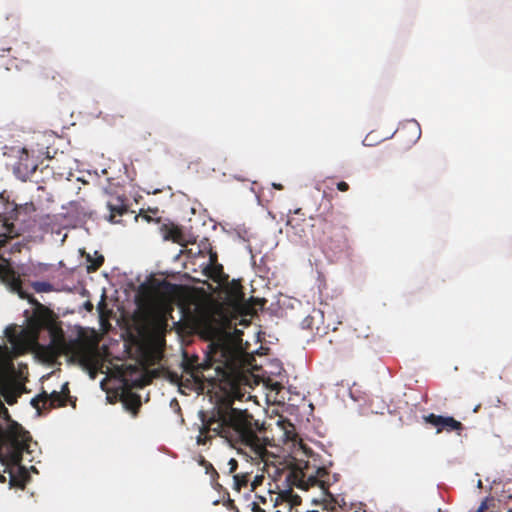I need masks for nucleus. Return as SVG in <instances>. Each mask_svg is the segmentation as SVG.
Listing matches in <instances>:
<instances>
[{"instance_id": "22", "label": "nucleus", "mask_w": 512, "mask_h": 512, "mask_svg": "<svg viewBox=\"0 0 512 512\" xmlns=\"http://www.w3.org/2000/svg\"><path fill=\"white\" fill-rule=\"evenodd\" d=\"M289 427L291 428L290 430H285L286 439L290 441H295L297 437V434L295 433V428L292 424H289Z\"/></svg>"}, {"instance_id": "27", "label": "nucleus", "mask_w": 512, "mask_h": 512, "mask_svg": "<svg viewBox=\"0 0 512 512\" xmlns=\"http://www.w3.org/2000/svg\"><path fill=\"white\" fill-rule=\"evenodd\" d=\"M210 264H218L217 263V254L215 252H210Z\"/></svg>"}, {"instance_id": "17", "label": "nucleus", "mask_w": 512, "mask_h": 512, "mask_svg": "<svg viewBox=\"0 0 512 512\" xmlns=\"http://www.w3.org/2000/svg\"><path fill=\"white\" fill-rule=\"evenodd\" d=\"M406 130L411 131L413 134L414 141L418 140L421 135V129L419 124L416 121H410L402 126L401 129H399L398 133H403Z\"/></svg>"}, {"instance_id": "2", "label": "nucleus", "mask_w": 512, "mask_h": 512, "mask_svg": "<svg viewBox=\"0 0 512 512\" xmlns=\"http://www.w3.org/2000/svg\"><path fill=\"white\" fill-rule=\"evenodd\" d=\"M237 359L228 347H216L207 353L202 362L197 355L183 354L182 369L189 374L195 383L211 386L217 382H231L237 373Z\"/></svg>"}, {"instance_id": "24", "label": "nucleus", "mask_w": 512, "mask_h": 512, "mask_svg": "<svg viewBox=\"0 0 512 512\" xmlns=\"http://www.w3.org/2000/svg\"><path fill=\"white\" fill-rule=\"evenodd\" d=\"M225 506L231 511L239 512V509L237 508V506L234 503V500L232 499H228L227 502L225 503Z\"/></svg>"}, {"instance_id": "32", "label": "nucleus", "mask_w": 512, "mask_h": 512, "mask_svg": "<svg viewBox=\"0 0 512 512\" xmlns=\"http://www.w3.org/2000/svg\"><path fill=\"white\" fill-rule=\"evenodd\" d=\"M259 499H260V502L266 503V499L264 497H259Z\"/></svg>"}, {"instance_id": "16", "label": "nucleus", "mask_w": 512, "mask_h": 512, "mask_svg": "<svg viewBox=\"0 0 512 512\" xmlns=\"http://www.w3.org/2000/svg\"><path fill=\"white\" fill-rule=\"evenodd\" d=\"M11 287L14 291H16L18 293L20 298L27 299L29 303H30V299H35L32 295H30L29 293H27L26 291L23 290L22 281L19 277L13 278V280L11 282Z\"/></svg>"}, {"instance_id": "13", "label": "nucleus", "mask_w": 512, "mask_h": 512, "mask_svg": "<svg viewBox=\"0 0 512 512\" xmlns=\"http://www.w3.org/2000/svg\"><path fill=\"white\" fill-rule=\"evenodd\" d=\"M198 464L202 466L205 469V472L211 476L212 482L215 483L217 486H220V484L217 483L219 474L217 470L214 468V466L209 461H207L203 456H199Z\"/></svg>"}, {"instance_id": "11", "label": "nucleus", "mask_w": 512, "mask_h": 512, "mask_svg": "<svg viewBox=\"0 0 512 512\" xmlns=\"http://www.w3.org/2000/svg\"><path fill=\"white\" fill-rule=\"evenodd\" d=\"M107 208L110 211L109 221L111 222H118L115 218L127 212V205L122 197H115L109 200L107 202Z\"/></svg>"}, {"instance_id": "12", "label": "nucleus", "mask_w": 512, "mask_h": 512, "mask_svg": "<svg viewBox=\"0 0 512 512\" xmlns=\"http://www.w3.org/2000/svg\"><path fill=\"white\" fill-rule=\"evenodd\" d=\"M161 233L164 240H171L175 243H182V241L184 240L181 228L174 224L162 225Z\"/></svg>"}, {"instance_id": "5", "label": "nucleus", "mask_w": 512, "mask_h": 512, "mask_svg": "<svg viewBox=\"0 0 512 512\" xmlns=\"http://www.w3.org/2000/svg\"><path fill=\"white\" fill-rule=\"evenodd\" d=\"M69 399H70L69 388H68V384L65 383L62 386V389L60 392L53 391L51 394H47L46 392H43V393L39 394L37 397L33 398L31 401V404L37 410L40 409L39 402H42L43 407H46V405L48 404V406L50 408H58V407L66 406Z\"/></svg>"}, {"instance_id": "21", "label": "nucleus", "mask_w": 512, "mask_h": 512, "mask_svg": "<svg viewBox=\"0 0 512 512\" xmlns=\"http://www.w3.org/2000/svg\"><path fill=\"white\" fill-rule=\"evenodd\" d=\"M263 479H264V477H263L262 475H260V476H259V475L255 476L254 480H253V481H251V482L249 483V486H250L249 491H250V492L255 491V490H256V488H257L259 485H261V484H262Z\"/></svg>"}, {"instance_id": "15", "label": "nucleus", "mask_w": 512, "mask_h": 512, "mask_svg": "<svg viewBox=\"0 0 512 512\" xmlns=\"http://www.w3.org/2000/svg\"><path fill=\"white\" fill-rule=\"evenodd\" d=\"M205 274L214 281H220L224 272L221 264H209L205 269Z\"/></svg>"}, {"instance_id": "3", "label": "nucleus", "mask_w": 512, "mask_h": 512, "mask_svg": "<svg viewBox=\"0 0 512 512\" xmlns=\"http://www.w3.org/2000/svg\"><path fill=\"white\" fill-rule=\"evenodd\" d=\"M0 440L4 446L3 456L9 469L10 485L24 488L30 476L21 465L23 454H32V437L19 423L10 421L6 429L0 426Z\"/></svg>"}, {"instance_id": "6", "label": "nucleus", "mask_w": 512, "mask_h": 512, "mask_svg": "<svg viewBox=\"0 0 512 512\" xmlns=\"http://www.w3.org/2000/svg\"><path fill=\"white\" fill-rule=\"evenodd\" d=\"M423 420L426 424L436 428L437 433H441L443 431L448 433L455 431L460 434L464 429L463 424L452 416H442L430 413L429 415L423 416Z\"/></svg>"}, {"instance_id": "30", "label": "nucleus", "mask_w": 512, "mask_h": 512, "mask_svg": "<svg viewBox=\"0 0 512 512\" xmlns=\"http://www.w3.org/2000/svg\"><path fill=\"white\" fill-rule=\"evenodd\" d=\"M326 473L324 469H320L318 470V475L319 476H322V474Z\"/></svg>"}, {"instance_id": "20", "label": "nucleus", "mask_w": 512, "mask_h": 512, "mask_svg": "<svg viewBox=\"0 0 512 512\" xmlns=\"http://www.w3.org/2000/svg\"><path fill=\"white\" fill-rule=\"evenodd\" d=\"M32 287L38 293L40 292H50L52 290V285L48 282L36 281L32 283Z\"/></svg>"}, {"instance_id": "18", "label": "nucleus", "mask_w": 512, "mask_h": 512, "mask_svg": "<svg viewBox=\"0 0 512 512\" xmlns=\"http://www.w3.org/2000/svg\"><path fill=\"white\" fill-rule=\"evenodd\" d=\"M87 261L89 262L87 267L88 272H94L102 266L104 263V257L103 255H97L95 259H92L90 256H88Z\"/></svg>"}, {"instance_id": "14", "label": "nucleus", "mask_w": 512, "mask_h": 512, "mask_svg": "<svg viewBox=\"0 0 512 512\" xmlns=\"http://www.w3.org/2000/svg\"><path fill=\"white\" fill-rule=\"evenodd\" d=\"M233 489L237 492H240L242 488H247L250 483V474L249 473H242V474H235L233 476Z\"/></svg>"}, {"instance_id": "8", "label": "nucleus", "mask_w": 512, "mask_h": 512, "mask_svg": "<svg viewBox=\"0 0 512 512\" xmlns=\"http://www.w3.org/2000/svg\"><path fill=\"white\" fill-rule=\"evenodd\" d=\"M30 303L34 305V311L29 323L38 332L53 322V312L36 299H30Z\"/></svg>"}, {"instance_id": "19", "label": "nucleus", "mask_w": 512, "mask_h": 512, "mask_svg": "<svg viewBox=\"0 0 512 512\" xmlns=\"http://www.w3.org/2000/svg\"><path fill=\"white\" fill-rule=\"evenodd\" d=\"M24 331H21L20 335L17 334L15 327H8L5 330L6 336L8 338V341L14 345L17 346L22 334Z\"/></svg>"}, {"instance_id": "33", "label": "nucleus", "mask_w": 512, "mask_h": 512, "mask_svg": "<svg viewBox=\"0 0 512 512\" xmlns=\"http://www.w3.org/2000/svg\"><path fill=\"white\" fill-rule=\"evenodd\" d=\"M275 512H280V511H278V510H277V511H275Z\"/></svg>"}, {"instance_id": "9", "label": "nucleus", "mask_w": 512, "mask_h": 512, "mask_svg": "<svg viewBox=\"0 0 512 512\" xmlns=\"http://www.w3.org/2000/svg\"><path fill=\"white\" fill-rule=\"evenodd\" d=\"M227 303L235 310H241L246 307L245 293L241 283L237 280L232 282L226 288Z\"/></svg>"}, {"instance_id": "10", "label": "nucleus", "mask_w": 512, "mask_h": 512, "mask_svg": "<svg viewBox=\"0 0 512 512\" xmlns=\"http://www.w3.org/2000/svg\"><path fill=\"white\" fill-rule=\"evenodd\" d=\"M121 401L128 411H130L134 416L137 415L141 406L140 395L130 390H125L121 395Z\"/></svg>"}, {"instance_id": "28", "label": "nucleus", "mask_w": 512, "mask_h": 512, "mask_svg": "<svg viewBox=\"0 0 512 512\" xmlns=\"http://www.w3.org/2000/svg\"><path fill=\"white\" fill-rule=\"evenodd\" d=\"M274 188L278 189V190H282L283 189V186L281 184H273Z\"/></svg>"}, {"instance_id": "26", "label": "nucleus", "mask_w": 512, "mask_h": 512, "mask_svg": "<svg viewBox=\"0 0 512 512\" xmlns=\"http://www.w3.org/2000/svg\"><path fill=\"white\" fill-rule=\"evenodd\" d=\"M250 507H251V510H252L253 512H265V510H264V509H262V508L260 507L259 503H257V502H252V503L250 504Z\"/></svg>"}, {"instance_id": "23", "label": "nucleus", "mask_w": 512, "mask_h": 512, "mask_svg": "<svg viewBox=\"0 0 512 512\" xmlns=\"http://www.w3.org/2000/svg\"><path fill=\"white\" fill-rule=\"evenodd\" d=\"M228 466H229V470H228V473L229 474H233L236 472L237 468H238V462L236 459L234 458H231L229 461H228Z\"/></svg>"}, {"instance_id": "29", "label": "nucleus", "mask_w": 512, "mask_h": 512, "mask_svg": "<svg viewBox=\"0 0 512 512\" xmlns=\"http://www.w3.org/2000/svg\"><path fill=\"white\" fill-rule=\"evenodd\" d=\"M86 308H87L88 310H92L93 305H92L90 302H88V303L86 304Z\"/></svg>"}, {"instance_id": "4", "label": "nucleus", "mask_w": 512, "mask_h": 512, "mask_svg": "<svg viewBox=\"0 0 512 512\" xmlns=\"http://www.w3.org/2000/svg\"><path fill=\"white\" fill-rule=\"evenodd\" d=\"M136 321L141 330L152 333L164 332L168 325L166 312L154 307L143 309L137 315Z\"/></svg>"}, {"instance_id": "31", "label": "nucleus", "mask_w": 512, "mask_h": 512, "mask_svg": "<svg viewBox=\"0 0 512 512\" xmlns=\"http://www.w3.org/2000/svg\"><path fill=\"white\" fill-rule=\"evenodd\" d=\"M6 481L5 477L3 475H0V482L4 483Z\"/></svg>"}, {"instance_id": "7", "label": "nucleus", "mask_w": 512, "mask_h": 512, "mask_svg": "<svg viewBox=\"0 0 512 512\" xmlns=\"http://www.w3.org/2000/svg\"><path fill=\"white\" fill-rule=\"evenodd\" d=\"M40 350L48 361H54L62 354H67L72 351L71 344H68L62 333L53 334L51 341L46 346H41Z\"/></svg>"}, {"instance_id": "1", "label": "nucleus", "mask_w": 512, "mask_h": 512, "mask_svg": "<svg viewBox=\"0 0 512 512\" xmlns=\"http://www.w3.org/2000/svg\"><path fill=\"white\" fill-rule=\"evenodd\" d=\"M198 445H206L213 436L225 439L232 447H245L253 459L265 460L267 439L258 436L263 428L246 410L233 407V400L220 399L209 411H200Z\"/></svg>"}, {"instance_id": "25", "label": "nucleus", "mask_w": 512, "mask_h": 512, "mask_svg": "<svg viewBox=\"0 0 512 512\" xmlns=\"http://www.w3.org/2000/svg\"><path fill=\"white\" fill-rule=\"evenodd\" d=\"M337 189L341 192H346L349 190V185L345 181H340L337 183Z\"/></svg>"}]
</instances>
